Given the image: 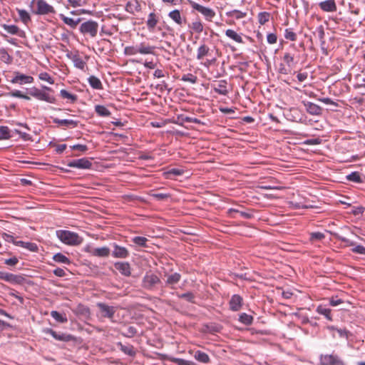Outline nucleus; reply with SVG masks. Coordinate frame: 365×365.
I'll use <instances>...</instances> for the list:
<instances>
[{
  "instance_id": "obj_40",
  "label": "nucleus",
  "mask_w": 365,
  "mask_h": 365,
  "mask_svg": "<svg viewBox=\"0 0 365 365\" xmlns=\"http://www.w3.org/2000/svg\"><path fill=\"white\" fill-rule=\"evenodd\" d=\"M148 240L145 237L137 236L132 239V242L136 245L142 247H147Z\"/></svg>"
},
{
  "instance_id": "obj_21",
  "label": "nucleus",
  "mask_w": 365,
  "mask_h": 365,
  "mask_svg": "<svg viewBox=\"0 0 365 365\" xmlns=\"http://www.w3.org/2000/svg\"><path fill=\"white\" fill-rule=\"evenodd\" d=\"M138 53L143 55L153 54L154 53L155 46H150L145 42L137 45Z\"/></svg>"
},
{
  "instance_id": "obj_7",
  "label": "nucleus",
  "mask_w": 365,
  "mask_h": 365,
  "mask_svg": "<svg viewBox=\"0 0 365 365\" xmlns=\"http://www.w3.org/2000/svg\"><path fill=\"white\" fill-rule=\"evenodd\" d=\"M189 4L193 9H195V10L197 11L198 12H200V14H202L205 16L206 20H207L209 21H211L212 19L215 16V11L210 8L205 7V6L200 5L193 1H189Z\"/></svg>"
},
{
  "instance_id": "obj_41",
  "label": "nucleus",
  "mask_w": 365,
  "mask_h": 365,
  "mask_svg": "<svg viewBox=\"0 0 365 365\" xmlns=\"http://www.w3.org/2000/svg\"><path fill=\"white\" fill-rule=\"evenodd\" d=\"M317 32H318V37L321 41L322 49L323 50V51L325 54H327V49L323 47L324 44L325 43V41H324L325 33H324V28L322 26H320L317 28Z\"/></svg>"
},
{
  "instance_id": "obj_46",
  "label": "nucleus",
  "mask_w": 365,
  "mask_h": 365,
  "mask_svg": "<svg viewBox=\"0 0 365 365\" xmlns=\"http://www.w3.org/2000/svg\"><path fill=\"white\" fill-rule=\"evenodd\" d=\"M18 14H19V16L21 20L24 24H26L31 21V16H30L29 14L26 10L19 9Z\"/></svg>"
},
{
  "instance_id": "obj_53",
  "label": "nucleus",
  "mask_w": 365,
  "mask_h": 365,
  "mask_svg": "<svg viewBox=\"0 0 365 365\" xmlns=\"http://www.w3.org/2000/svg\"><path fill=\"white\" fill-rule=\"evenodd\" d=\"M38 78L43 81H47L50 84H53L54 81L47 72H41L38 75Z\"/></svg>"
},
{
  "instance_id": "obj_29",
  "label": "nucleus",
  "mask_w": 365,
  "mask_h": 365,
  "mask_svg": "<svg viewBox=\"0 0 365 365\" xmlns=\"http://www.w3.org/2000/svg\"><path fill=\"white\" fill-rule=\"evenodd\" d=\"M158 22V19L155 13H150L146 22L148 29L150 31H153Z\"/></svg>"
},
{
  "instance_id": "obj_16",
  "label": "nucleus",
  "mask_w": 365,
  "mask_h": 365,
  "mask_svg": "<svg viewBox=\"0 0 365 365\" xmlns=\"http://www.w3.org/2000/svg\"><path fill=\"white\" fill-rule=\"evenodd\" d=\"M115 268L119 271V272L125 276L129 277L131 274L130 265L127 262H118L114 264Z\"/></svg>"
},
{
  "instance_id": "obj_23",
  "label": "nucleus",
  "mask_w": 365,
  "mask_h": 365,
  "mask_svg": "<svg viewBox=\"0 0 365 365\" xmlns=\"http://www.w3.org/2000/svg\"><path fill=\"white\" fill-rule=\"evenodd\" d=\"M73 312L78 315L87 317L90 315V309L88 307L79 304L76 308L72 309Z\"/></svg>"
},
{
  "instance_id": "obj_14",
  "label": "nucleus",
  "mask_w": 365,
  "mask_h": 365,
  "mask_svg": "<svg viewBox=\"0 0 365 365\" xmlns=\"http://www.w3.org/2000/svg\"><path fill=\"white\" fill-rule=\"evenodd\" d=\"M242 302L243 299L241 296L239 294L232 295L229 302L230 309L233 312L239 311L242 306Z\"/></svg>"
},
{
  "instance_id": "obj_9",
  "label": "nucleus",
  "mask_w": 365,
  "mask_h": 365,
  "mask_svg": "<svg viewBox=\"0 0 365 365\" xmlns=\"http://www.w3.org/2000/svg\"><path fill=\"white\" fill-rule=\"evenodd\" d=\"M10 82L13 84H30L34 82V78L31 76L23 74L19 71L14 72V77Z\"/></svg>"
},
{
  "instance_id": "obj_45",
  "label": "nucleus",
  "mask_w": 365,
  "mask_h": 365,
  "mask_svg": "<svg viewBox=\"0 0 365 365\" xmlns=\"http://www.w3.org/2000/svg\"><path fill=\"white\" fill-rule=\"evenodd\" d=\"M346 179L356 183L362 182L361 175L358 172H352L346 176Z\"/></svg>"
},
{
  "instance_id": "obj_60",
  "label": "nucleus",
  "mask_w": 365,
  "mask_h": 365,
  "mask_svg": "<svg viewBox=\"0 0 365 365\" xmlns=\"http://www.w3.org/2000/svg\"><path fill=\"white\" fill-rule=\"evenodd\" d=\"M334 237H335L337 240H340V241H341V242H343L346 243V245H348V246H352V245H354V244L353 242L350 241V240H349V239H347L346 237H343V236H341V235H339V234H334Z\"/></svg>"
},
{
  "instance_id": "obj_59",
  "label": "nucleus",
  "mask_w": 365,
  "mask_h": 365,
  "mask_svg": "<svg viewBox=\"0 0 365 365\" xmlns=\"http://www.w3.org/2000/svg\"><path fill=\"white\" fill-rule=\"evenodd\" d=\"M135 6V11L140 10V5L138 1L135 2V5L131 2H128L126 4V10L129 12L133 13V7Z\"/></svg>"
},
{
  "instance_id": "obj_18",
  "label": "nucleus",
  "mask_w": 365,
  "mask_h": 365,
  "mask_svg": "<svg viewBox=\"0 0 365 365\" xmlns=\"http://www.w3.org/2000/svg\"><path fill=\"white\" fill-rule=\"evenodd\" d=\"M319 8L325 12H335L337 6L334 0H326L319 4Z\"/></svg>"
},
{
  "instance_id": "obj_30",
  "label": "nucleus",
  "mask_w": 365,
  "mask_h": 365,
  "mask_svg": "<svg viewBox=\"0 0 365 365\" xmlns=\"http://www.w3.org/2000/svg\"><path fill=\"white\" fill-rule=\"evenodd\" d=\"M88 81L90 86L93 89L102 90L103 88V84H102L101 80L95 76H91L88 78Z\"/></svg>"
},
{
  "instance_id": "obj_32",
  "label": "nucleus",
  "mask_w": 365,
  "mask_h": 365,
  "mask_svg": "<svg viewBox=\"0 0 365 365\" xmlns=\"http://www.w3.org/2000/svg\"><path fill=\"white\" fill-rule=\"evenodd\" d=\"M1 26L4 29L5 31H6L9 34L12 35H19L21 36V34L22 31L20 30V29L16 26V25H7V24H2Z\"/></svg>"
},
{
  "instance_id": "obj_3",
  "label": "nucleus",
  "mask_w": 365,
  "mask_h": 365,
  "mask_svg": "<svg viewBox=\"0 0 365 365\" xmlns=\"http://www.w3.org/2000/svg\"><path fill=\"white\" fill-rule=\"evenodd\" d=\"M31 6L32 8L36 6V8L33 9V13L35 14L46 15L56 13L54 8L45 0H32L31 1Z\"/></svg>"
},
{
  "instance_id": "obj_55",
  "label": "nucleus",
  "mask_w": 365,
  "mask_h": 365,
  "mask_svg": "<svg viewBox=\"0 0 365 365\" xmlns=\"http://www.w3.org/2000/svg\"><path fill=\"white\" fill-rule=\"evenodd\" d=\"M137 333H138L137 329L135 327L130 326L127 329V332L122 333V335L125 337H128V338H132L135 334H137Z\"/></svg>"
},
{
  "instance_id": "obj_52",
  "label": "nucleus",
  "mask_w": 365,
  "mask_h": 365,
  "mask_svg": "<svg viewBox=\"0 0 365 365\" xmlns=\"http://www.w3.org/2000/svg\"><path fill=\"white\" fill-rule=\"evenodd\" d=\"M283 61L289 67H292L294 64V56L289 53H285L284 54Z\"/></svg>"
},
{
  "instance_id": "obj_31",
  "label": "nucleus",
  "mask_w": 365,
  "mask_h": 365,
  "mask_svg": "<svg viewBox=\"0 0 365 365\" xmlns=\"http://www.w3.org/2000/svg\"><path fill=\"white\" fill-rule=\"evenodd\" d=\"M194 358L197 361L204 364L210 362V360L209 356L206 353L202 352L200 350H197L195 352Z\"/></svg>"
},
{
  "instance_id": "obj_6",
  "label": "nucleus",
  "mask_w": 365,
  "mask_h": 365,
  "mask_svg": "<svg viewBox=\"0 0 365 365\" xmlns=\"http://www.w3.org/2000/svg\"><path fill=\"white\" fill-rule=\"evenodd\" d=\"M45 334L51 335L56 340L64 342L76 341V338L70 334L57 332L52 329L46 328L43 331Z\"/></svg>"
},
{
  "instance_id": "obj_50",
  "label": "nucleus",
  "mask_w": 365,
  "mask_h": 365,
  "mask_svg": "<svg viewBox=\"0 0 365 365\" xmlns=\"http://www.w3.org/2000/svg\"><path fill=\"white\" fill-rule=\"evenodd\" d=\"M10 138L9 129L6 126H0V140Z\"/></svg>"
},
{
  "instance_id": "obj_57",
  "label": "nucleus",
  "mask_w": 365,
  "mask_h": 365,
  "mask_svg": "<svg viewBox=\"0 0 365 365\" xmlns=\"http://www.w3.org/2000/svg\"><path fill=\"white\" fill-rule=\"evenodd\" d=\"M325 235L322 232H312L310 234V240L311 241H320L324 239Z\"/></svg>"
},
{
  "instance_id": "obj_39",
  "label": "nucleus",
  "mask_w": 365,
  "mask_h": 365,
  "mask_svg": "<svg viewBox=\"0 0 365 365\" xmlns=\"http://www.w3.org/2000/svg\"><path fill=\"white\" fill-rule=\"evenodd\" d=\"M246 13L241 11L234 9L226 13L227 16L234 17L236 19H240L246 16Z\"/></svg>"
},
{
  "instance_id": "obj_8",
  "label": "nucleus",
  "mask_w": 365,
  "mask_h": 365,
  "mask_svg": "<svg viewBox=\"0 0 365 365\" xmlns=\"http://www.w3.org/2000/svg\"><path fill=\"white\" fill-rule=\"evenodd\" d=\"M97 307L99 308L102 317L108 318L111 322H113V317L116 312V307L109 306L102 302L98 303Z\"/></svg>"
},
{
  "instance_id": "obj_33",
  "label": "nucleus",
  "mask_w": 365,
  "mask_h": 365,
  "mask_svg": "<svg viewBox=\"0 0 365 365\" xmlns=\"http://www.w3.org/2000/svg\"><path fill=\"white\" fill-rule=\"evenodd\" d=\"M317 312L319 314L324 315L329 321H332L330 309L326 308L322 305H319L317 308Z\"/></svg>"
},
{
  "instance_id": "obj_34",
  "label": "nucleus",
  "mask_w": 365,
  "mask_h": 365,
  "mask_svg": "<svg viewBox=\"0 0 365 365\" xmlns=\"http://www.w3.org/2000/svg\"><path fill=\"white\" fill-rule=\"evenodd\" d=\"M225 35L227 37L234 40L235 42H237L240 43H243V40H242V38L241 37V36L240 34H238L237 32H235L234 30L227 29L225 31Z\"/></svg>"
},
{
  "instance_id": "obj_12",
  "label": "nucleus",
  "mask_w": 365,
  "mask_h": 365,
  "mask_svg": "<svg viewBox=\"0 0 365 365\" xmlns=\"http://www.w3.org/2000/svg\"><path fill=\"white\" fill-rule=\"evenodd\" d=\"M67 57L72 61L75 67L81 70H84L86 63L77 52L74 53H67Z\"/></svg>"
},
{
  "instance_id": "obj_5",
  "label": "nucleus",
  "mask_w": 365,
  "mask_h": 365,
  "mask_svg": "<svg viewBox=\"0 0 365 365\" xmlns=\"http://www.w3.org/2000/svg\"><path fill=\"white\" fill-rule=\"evenodd\" d=\"M79 30L83 34H89L92 38L96 37L98 34V24L96 21L89 20L83 23Z\"/></svg>"
},
{
  "instance_id": "obj_56",
  "label": "nucleus",
  "mask_w": 365,
  "mask_h": 365,
  "mask_svg": "<svg viewBox=\"0 0 365 365\" xmlns=\"http://www.w3.org/2000/svg\"><path fill=\"white\" fill-rule=\"evenodd\" d=\"M179 298L185 299L186 301L194 303L195 295L192 292H186L178 295Z\"/></svg>"
},
{
  "instance_id": "obj_37",
  "label": "nucleus",
  "mask_w": 365,
  "mask_h": 365,
  "mask_svg": "<svg viewBox=\"0 0 365 365\" xmlns=\"http://www.w3.org/2000/svg\"><path fill=\"white\" fill-rule=\"evenodd\" d=\"M53 259L58 263H63L66 264H69L71 263L70 259L61 253H57L53 255Z\"/></svg>"
},
{
  "instance_id": "obj_19",
  "label": "nucleus",
  "mask_w": 365,
  "mask_h": 365,
  "mask_svg": "<svg viewBox=\"0 0 365 365\" xmlns=\"http://www.w3.org/2000/svg\"><path fill=\"white\" fill-rule=\"evenodd\" d=\"M112 255L115 258L125 259L128 257L129 252L125 247L114 244V250L112 252Z\"/></svg>"
},
{
  "instance_id": "obj_64",
  "label": "nucleus",
  "mask_w": 365,
  "mask_h": 365,
  "mask_svg": "<svg viewBox=\"0 0 365 365\" xmlns=\"http://www.w3.org/2000/svg\"><path fill=\"white\" fill-rule=\"evenodd\" d=\"M267 42L270 44L275 43L277 41V37L275 34H269L267 36Z\"/></svg>"
},
{
  "instance_id": "obj_4",
  "label": "nucleus",
  "mask_w": 365,
  "mask_h": 365,
  "mask_svg": "<svg viewBox=\"0 0 365 365\" xmlns=\"http://www.w3.org/2000/svg\"><path fill=\"white\" fill-rule=\"evenodd\" d=\"M28 93L30 96L39 101H46L50 103H55L56 101V99L53 96L50 95L44 91L40 90L36 87L31 88Z\"/></svg>"
},
{
  "instance_id": "obj_58",
  "label": "nucleus",
  "mask_w": 365,
  "mask_h": 365,
  "mask_svg": "<svg viewBox=\"0 0 365 365\" xmlns=\"http://www.w3.org/2000/svg\"><path fill=\"white\" fill-rule=\"evenodd\" d=\"M284 37L286 39L294 41L297 40V34L292 31L290 29H287L284 33Z\"/></svg>"
},
{
  "instance_id": "obj_49",
  "label": "nucleus",
  "mask_w": 365,
  "mask_h": 365,
  "mask_svg": "<svg viewBox=\"0 0 365 365\" xmlns=\"http://www.w3.org/2000/svg\"><path fill=\"white\" fill-rule=\"evenodd\" d=\"M269 16H270V14L268 12H265V11L264 12H260L258 14L259 23L261 25H264V24H266L269 21Z\"/></svg>"
},
{
  "instance_id": "obj_10",
  "label": "nucleus",
  "mask_w": 365,
  "mask_h": 365,
  "mask_svg": "<svg viewBox=\"0 0 365 365\" xmlns=\"http://www.w3.org/2000/svg\"><path fill=\"white\" fill-rule=\"evenodd\" d=\"M320 361L322 365H344V361L335 354L322 355Z\"/></svg>"
},
{
  "instance_id": "obj_48",
  "label": "nucleus",
  "mask_w": 365,
  "mask_h": 365,
  "mask_svg": "<svg viewBox=\"0 0 365 365\" xmlns=\"http://www.w3.org/2000/svg\"><path fill=\"white\" fill-rule=\"evenodd\" d=\"M181 81L195 83L197 81V77L192 73H187L182 76Z\"/></svg>"
},
{
  "instance_id": "obj_51",
  "label": "nucleus",
  "mask_w": 365,
  "mask_h": 365,
  "mask_svg": "<svg viewBox=\"0 0 365 365\" xmlns=\"http://www.w3.org/2000/svg\"><path fill=\"white\" fill-rule=\"evenodd\" d=\"M9 96H10L11 97H15V98H23V99L28 100V101L31 99L29 96L23 94L21 93V91H18V90H15V91H13L9 93Z\"/></svg>"
},
{
  "instance_id": "obj_2",
  "label": "nucleus",
  "mask_w": 365,
  "mask_h": 365,
  "mask_svg": "<svg viewBox=\"0 0 365 365\" xmlns=\"http://www.w3.org/2000/svg\"><path fill=\"white\" fill-rule=\"evenodd\" d=\"M57 237L64 244L71 246L79 245L83 242V238L78 234L69 230H57Z\"/></svg>"
},
{
  "instance_id": "obj_38",
  "label": "nucleus",
  "mask_w": 365,
  "mask_h": 365,
  "mask_svg": "<svg viewBox=\"0 0 365 365\" xmlns=\"http://www.w3.org/2000/svg\"><path fill=\"white\" fill-rule=\"evenodd\" d=\"M0 58L3 62L7 64L11 63L13 61L12 56L8 53L5 48H0Z\"/></svg>"
},
{
  "instance_id": "obj_63",
  "label": "nucleus",
  "mask_w": 365,
  "mask_h": 365,
  "mask_svg": "<svg viewBox=\"0 0 365 365\" xmlns=\"http://www.w3.org/2000/svg\"><path fill=\"white\" fill-rule=\"evenodd\" d=\"M351 250L354 253L365 255V247L362 245H357L355 247H354Z\"/></svg>"
},
{
  "instance_id": "obj_22",
  "label": "nucleus",
  "mask_w": 365,
  "mask_h": 365,
  "mask_svg": "<svg viewBox=\"0 0 365 365\" xmlns=\"http://www.w3.org/2000/svg\"><path fill=\"white\" fill-rule=\"evenodd\" d=\"M165 277H166V280L165 282V286H168L170 287H173V285L178 284L180 281V279H181L180 274H179L178 272H175L174 274H169V275H165Z\"/></svg>"
},
{
  "instance_id": "obj_1",
  "label": "nucleus",
  "mask_w": 365,
  "mask_h": 365,
  "mask_svg": "<svg viewBox=\"0 0 365 365\" xmlns=\"http://www.w3.org/2000/svg\"><path fill=\"white\" fill-rule=\"evenodd\" d=\"M160 277L151 271L147 272L143 277L140 286L149 292H154L161 285Z\"/></svg>"
},
{
  "instance_id": "obj_11",
  "label": "nucleus",
  "mask_w": 365,
  "mask_h": 365,
  "mask_svg": "<svg viewBox=\"0 0 365 365\" xmlns=\"http://www.w3.org/2000/svg\"><path fill=\"white\" fill-rule=\"evenodd\" d=\"M68 166L78 169H90L92 166V163L88 158H83L68 162Z\"/></svg>"
},
{
  "instance_id": "obj_27",
  "label": "nucleus",
  "mask_w": 365,
  "mask_h": 365,
  "mask_svg": "<svg viewBox=\"0 0 365 365\" xmlns=\"http://www.w3.org/2000/svg\"><path fill=\"white\" fill-rule=\"evenodd\" d=\"M53 123H57L59 125H63L67 127H72L76 128L78 125V121L73 120H68V119H58V118H54L53 120Z\"/></svg>"
},
{
  "instance_id": "obj_44",
  "label": "nucleus",
  "mask_w": 365,
  "mask_h": 365,
  "mask_svg": "<svg viewBox=\"0 0 365 365\" xmlns=\"http://www.w3.org/2000/svg\"><path fill=\"white\" fill-rule=\"evenodd\" d=\"M190 28L192 29L195 32L200 34L203 31V24L200 20H197L193 21L190 26Z\"/></svg>"
},
{
  "instance_id": "obj_47",
  "label": "nucleus",
  "mask_w": 365,
  "mask_h": 365,
  "mask_svg": "<svg viewBox=\"0 0 365 365\" xmlns=\"http://www.w3.org/2000/svg\"><path fill=\"white\" fill-rule=\"evenodd\" d=\"M138 53L137 45L125 46L124 48V54L126 56H134Z\"/></svg>"
},
{
  "instance_id": "obj_15",
  "label": "nucleus",
  "mask_w": 365,
  "mask_h": 365,
  "mask_svg": "<svg viewBox=\"0 0 365 365\" xmlns=\"http://www.w3.org/2000/svg\"><path fill=\"white\" fill-rule=\"evenodd\" d=\"M117 346L119 349L125 355H128L131 357L135 356L137 351L135 347L130 344H124L122 342L119 341L116 344Z\"/></svg>"
},
{
  "instance_id": "obj_20",
  "label": "nucleus",
  "mask_w": 365,
  "mask_h": 365,
  "mask_svg": "<svg viewBox=\"0 0 365 365\" xmlns=\"http://www.w3.org/2000/svg\"><path fill=\"white\" fill-rule=\"evenodd\" d=\"M304 106L307 111L311 115H320L322 113V108L314 103L307 102L304 103Z\"/></svg>"
},
{
  "instance_id": "obj_61",
  "label": "nucleus",
  "mask_w": 365,
  "mask_h": 365,
  "mask_svg": "<svg viewBox=\"0 0 365 365\" xmlns=\"http://www.w3.org/2000/svg\"><path fill=\"white\" fill-rule=\"evenodd\" d=\"M72 150H77L82 153H85L88 150V147L86 145L76 144L73 146H71Z\"/></svg>"
},
{
  "instance_id": "obj_42",
  "label": "nucleus",
  "mask_w": 365,
  "mask_h": 365,
  "mask_svg": "<svg viewBox=\"0 0 365 365\" xmlns=\"http://www.w3.org/2000/svg\"><path fill=\"white\" fill-rule=\"evenodd\" d=\"M239 321L245 325H250L252 323L253 317L246 313H242L240 315Z\"/></svg>"
},
{
  "instance_id": "obj_17",
  "label": "nucleus",
  "mask_w": 365,
  "mask_h": 365,
  "mask_svg": "<svg viewBox=\"0 0 365 365\" xmlns=\"http://www.w3.org/2000/svg\"><path fill=\"white\" fill-rule=\"evenodd\" d=\"M213 90L215 93L226 96L228 93L227 81L226 80H220L212 86Z\"/></svg>"
},
{
  "instance_id": "obj_26",
  "label": "nucleus",
  "mask_w": 365,
  "mask_h": 365,
  "mask_svg": "<svg viewBox=\"0 0 365 365\" xmlns=\"http://www.w3.org/2000/svg\"><path fill=\"white\" fill-rule=\"evenodd\" d=\"M92 255L99 257H107L110 255V249L107 247L95 248L91 252Z\"/></svg>"
},
{
  "instance_id": "obj_24",
  "label": "nucleus",
  "mask_w": 365,
  "mask_h": 365,
  "mask_svg": "<svg viewBox=\"0 0 365 365\" xmlns=\"http://www.w3.org/2000/svg\"><path fill=\"white\" fill-rule=\"evenodd\" d=\"M168 16L179 26H182L183 21L185 20L182 17L180 11L178 9L171 11L168 14Z\"/></svg>"
},
{
  "instance_id": "obj_54",
  "label": "nucleus",
  "mask_w": 365,
  "mask_h": 365,
  "mask_svg": "<svg viewBox=\"0 0 365 365\" xmlns=\"http://www.w3.org/2000/svg\"><path fill=\"white\" fill-rule=\"evenodd\" d=\"M172 361L177 365H196L195 363L192 361H187L180 358H173Z\"/></svg>"
},
{
  "instance_id": "obj_25",
  "label": "nucleus",
  "mask_w": 365,
  "mask_h": 365,
  "mask_svg": "<svg viewBox=\"0 0 365 365\" xmlns=\"http://www.w3.org/2000/svg\"><path fill=\"white\" fill-rule=\"evenodd\" d=\"M210 49L208 46L205 43L201 44L197 50V59L202 60L204 57L210 55Z\"/></svg>"
},
{
  "instance_id": "obj_43",
  "label": "nucleus",
  "mask_w": 365,
  "mask_h": 365,
  "mask_svg": "<svg viewBox=\"0 0 365 365\" xmlns=\"http://www.w3.org/2000/svg\"><path fill=\"white\" fill-rule=\"evenodd\" d=\"M60 95L63 98L68 99L72 103L76 101L78 98L76 95L70 93L69 92L64 89L61 90Z\"/></svg>"
},
{
  "instance_id": "obj_36",
  "label": "nucleus",
  "mask_w": 365,
  "mask_h": 365,
  "mask_svg": "<svg viewBox=\"0 0 365 365\" xmlns=\"http://www.w3.org/2000/svg\"><path fill=\"white\" fill-rule=\"evenodd\" d=\"M51 316L58 322L59 323H66L68 322V319L66 314H62L57 311H51Z\"/></svg>"
},
{
  "instance_id": "obj_13",
  "label": "nucleus",
  "mask_w": 365,
  "mask_h": 365,
  "mask_svg": "<svg viewBox=\"0 0 365 365\" xmlns=\"http://www.w3.org/2000/svg\"><path fill=\"white\" fill-rule=\"evenodd\" d=\"M0 279L10 283L19 284L21 282L23 277L19 275L0 271Z\"/></svg>"
},
{
  "instance_id": "obj_35",
  "label": "nucleus",
  "mask_w": 365,
  "mask_h": 365,
  "mask_svg": "<svg viewBox=\"0 0 365 365\" xmlns=\"http://www.w3.org/2000/svg\"><path fill=\"white\" fill-rule=\"evenodd\" d=\"M95 111L101 117H108L111 114L110 110L106 106L101 105L96 106Z\"/></svg>"
},
{
  "instance_id": "obj_62",
  "label": "nucleus",
  "mask_w": 365,
  "mask_h": 365,
  "mask_svg": "<svg viewBox=\"0 0 365 365\" xmlns=\"http://www.w3.org/2000/svg\"><path fill=\"white\" fill-rule=\"evenodd\" d=\"M19 262V259L16 257H14L4 260V263L9 266H15Z\"/></svg>"
},
{
  "instance_id": "obj_28",
  "label": "nucleus",
  "mask_w": 365,
  "mask_h": 365,
  "mask_svg": "<svg viewBox=\"0 0 365 365\" xmlns=\"http://www.w3.org/2000/svg\"><path fill=\"white\" fill-rule=\"evenodd\" d=\"M59 16L64 24L71 26L72 29H75L81 21V19L75 20L72 18L67 17L63 14H60Z\"/></svg>"
}]
</instances>
